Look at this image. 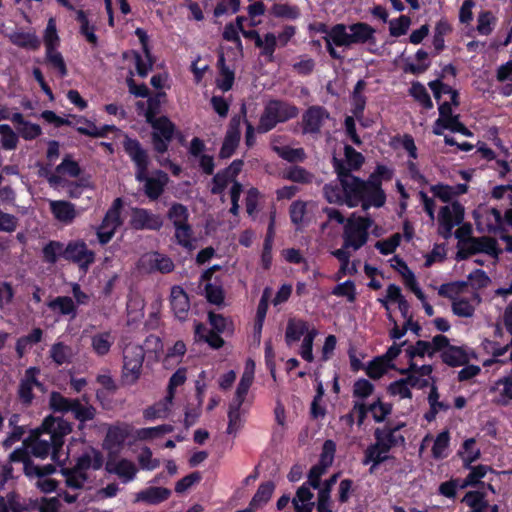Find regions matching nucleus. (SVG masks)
I'll list each match as a JSON object with an SVG mask.
<instances>
[{
    "mask_svg": "<svg viewBox=\"0 0 512 512\" xmlns=\"http://www.w3.org/2000/svg\"><path fill=\"white\" fill-rule=\"evenodd\" d=\"M25 506L21 503V499L14 493H9L4 497H0V512H24Z\"/></svg>",
    "mask_w": 512,
    "mask_h": 512,
    "instance_id": "63",
    "label": "nucleus"
},
{
    "mask_svg": "<svg viewBox=\"0 0 512 512\" xmlns=\"http://www.w3.org/2000/svg\"><path fill=\"white\" fill-rule=\"evenodd\" d=\"M490 393L493 395V402L499 406H509L512 404V371L498 378L490 387Z\"/></svg>",
    "mask_w": 512,
    "mask_h": 512,
    "instance_id": "22",
    "label": "nucleus"
},
{
    "mask_svg": "<svg viewBox=\"0 0 512 512\" xmlns=\"http://www.w3.org/2000/svg\"><path fill=\"white\" fill-rule=\"evenodd\" d=\"M497 241L491 237H469L459 242V249L456 255L457 260H464L472 255L485 254L494 260H498L501 254Z\"/></svg>",
    "mask_w": 512,
    "mask_h": 512,
    "instance_id": "10",
    "label": "nucleus"
},
{
    "mask_svg": "<svg viewBox=\"0 0 512 512\" xmlns=\"http://www.w3.org/2000/svg\"><path fill=\"white\" fill-rule=\"evenodd\" d=\"M481 303V297L478 292L474 291L469 296L460 295L451 303L452 312L462 318L473 317L476 308Z\"/></svg>",
    "mask_w": 512,
    "mask_h": 512,
    "instance_id": "23",
    "label": "nucleus"
},
{
    "mask_svg": "<svg viewBox=\"0 0 512 512\" xmlns=\"http://www.w3.org/2000/svg\"><path fill=\"white\" fill-rule=\"evenodd\" d=\"M409 95L414 98L423 108L432 109L433 102L430 95L428 94L425 86L420 82H413L409 89Z\"/></svg>",
    "mask_w": 512,
    "mask_h": 512,
    "instance_id": "51",
    "label": "nucleus"
},
{
    "mask_svg": "<svg viewBox=\"0 0 512 512\" xmlns=\"http://www.w3.org/2000/svg\"><path fill=\"white\" fill-rule=\"evenodd\" d=\"M367 185L365 195L362 197V208L367 210L369 207H381L385 203L384 192L380 189L379 183L364 182Z\"/></svg>",
    "mask_w": 512,
    "mask_h": 512,
    "instance_id": "40",
    "label": "nucleus"
},
{
    "mask_svg": "<svg viewBox=\"0 0 512 512\" xmlns=\"http://www.w3.org/2000/svg\"><path fill=\"white\" fill-rule=\"evenodd\" d=\"M225 59L221 55L218 64L221 66L219 77L216 80L217 87L223 92L229 91L234 83V72L224 65Z\"/></svg>",
    "mask_w": 512,
    "mask_h": 512,
    "instance_id": "55",
    "label": "nucleus"
},
{
    "mask_svg": "<svg viewBox=\"0 0 512 512\" xmlns=\"http://www.w3.org/2000/svg\"><path fill=\"white\" fill-rule=\"evenodd\" d=\"M255 374V362L247 359L244 371L237 385L234 398L228 407V426L227 433L235 434L242 427L243 420L241 416V407L245 402L248 391L253 384Z\"/></svg>",
    "mask_w": 512,
    "mask_h": 512,
    "instance_id": "4",
    "label": "nucleus"
},
{
    "mask_svg": "<svg viewBox=\"0 0 512 512\" xmlns=\"http://www.w3.org/2000/svg\"><path fill=\"white\" fill-rule=\"evenodd\" d=\"M171 491L163 487H147L136 494V502H144L147 504H159L169 498Z\"/></svg>",
    "mask_w": 512,
    "mask_h": 512,
    "instance_id": "34",
    "label": "nucleus"
},
{
    "mask_svg": "<svg viewBox=\"0 0 512 512\" xmlns=\"http://www.w3.org/2000/svg\"><path fill=\"white\" fill-rule=\"evenodd\" d=\"M333 39L335 45L351 47L356 44H364L375 41V29L367 23L358 22L349 26L336 24L333 26Z\"/></svg>",
    "mask_w": 512,
    "mask_h": 512,
    "instance_id": "7",
    "label": "nucleus"
},
{
    "mask_svg": "<svg viewBox=\"0 0 512 512\" xmlns=\"http://www.w3.org/2000/svg\"><path fill=\"white\" fill-rule=\"evenodd\" d=\"M158 102L155 99L148 100V108L145 112L146 121L152 126V140L154 149L158 153H164L173 138L175 126L165 116L156 117Z\"/></svg>",
    "mask_w": 512,
    "mask_h": 512,
    "instance_id": "5",
    "label": "nucleus"
},
{
    "mask_svg": "<svg viewBox=\"0 0 512 512\" xmlns=\"http://www.w3.org/2000/svg\"><path fill=\"white\" fill-rule=\"evenodd\" d=\"M76 20L80 24V33L86 38V40L92 45L96 46L98 38L95 34V27L90 25L89 20L83 10L76 12Z\"/></svg>",
    "mask_w": 512,
    "mask_h": 512,
    "instance_id": "54",
    "label": "nucleus"
},
{
    "mask_svg": "<svg viewBox=\"0 0 512 512\" xmlns=\"http://www.w3.org/2000/svg\"><path fill=\"white\" fill-rule=\"evenodd\" d=\"M448 343V338L444 335H436L431 341L419 340L414 345L406 349L407 356L412 360L415 357H432L436 352L442 350Z\"/></svg>",
    "mask_w": 512,
    "mask_h": 512,
    "instance_id": "16",
    "label": "nucleus"
},
{
    "mask_svg": "<svg viewBox=\"0 0 512 512\" xmlns=\"http://www.w3.org/2000/svg\"><path fill=\"white\" fill-rule=\"evenodd\" d=\"M256 46L262 50L264 56L272 60L278 46L276 35L274 33H266L263 37L257 36Z\"/></svg>",
    "mask_w": 512,
    "mask_h": 512,
    "instance_id": "58",
    "label": "nucleus"
},
{
    "mask_svg": "<svg viewBox=\"0 0 512 512\" xmlns=\"http://www.w3.org/2000/svg\"><path fill=\"white\" fill-rule=\"evenodd\" d=\"M7 37L13 45L27 50H38L41 45L39 37L34 32L16 30L7 34Z\"/></svg>",
    "mask_w": 512,
    "mask_h": 512,
    "instance_id": "32",
    "label": "nucleus"
},
{
    "mask_svg": "<svg viewBox=\"0 0 512 512\" xmlns=\"http://www.w3.org/2000/svg\"><path fill=\"white\" fill-rule=\"evenodd\" d=\"M320 480L317 483H310V475L296 491L295 496L291 500L295 512H312L315 506L314 493L312 489L319 488Z\"/></svg>",
    "mask_w": 512,
    "mask_h": 512,
    "instance_id": "17",
    "label": "nucleus"
},
{
    "mask_svg": "<svg viewBox=\"0 0 512 512\" xmlns=\"http://www.w3.org/2000/svg\"><path fill=\"white\" fill-rule=\"evenodd\" d=\"M145 352L138 344H128L123 350V365L121 381L124 385L132 386L138 382L143 371Z\"/></svg>",
    "mask_w": 512,
    "mask_h": 512,
    "instance_id": "9",
    "label": "nucleus"
},
{
    "mask_svg": "<svg viewBox=\"0 0 512 512\" xmlns=\"http://www.w3.org/2000/svg\"><path fill=\"white\" fill-rule=\"evenodd\" d=\"M417 382L418 378L410 375L391 383L388 391L391 395L398 396L400 399L411 398V387H414Z\"/></svg>",
    "mask_w": 512,
    "mask_h": 512,
    "instance_id": "43",
    "label": "nucleus"
},
{
    "mask_svg": "<svg viewBox=\"0 0 512 512\" xmlns=\"http://www.w3.org/2000/svg\"><path fill=\"white\" fill-rule=\"evenodd\" d=\"M275 485L273 482H265L259 485L255 495L253 496L250 506L255 510L269 501L271 498Z\"/></svg>",
    "mask_w": 512,
    "mask_h": 512,
    "instance_id": "48",
    "label": "nucleus"
},
{
    "mask_svg": "<svg viewBox=\"0 0 512 512\" xmlns=\"http://www.w3.org/2000/svg\"><path fill=\"white\" fill-rule=\"evenodd\" d=\"M72 355L71 347L62 342L53 344L50 349V357L58 365L68 363Z\"/></svg>",
    "mask_w": 512,
    "mask_h": 512,
    "instance_id": "56",
    "label": "nucleus"
},
{
    "mask_svg": "<svg viewBox=\"0 0 512 512\" xmlns=\"http://www.w3.org/2000/svg\"><path fill=\"white\" fill-rule=\"evenodd\" d=\"M129 435V426L126 424H117L109 426L104 440V446L107 449L120 447Z\"/></svg>",
    "mask_w": 512,
    "mask_h": 512,
    "instance_id": "38",
    "label": "nucleus"
},
{
    "mask_svg": "<svg viewBox=\"0 0 512 512\" xmlns=\"http://www.w3.org/2000/svg\"><path fill=\"white\" fill-rule=\"evenodd\" d=\"M464 219V208L458 202H452L441 208L438 216L439 234L448 239L452 235L454 227L458 226Z\"/></svg>",
    "mask_w": 512,
    "mask_h": 512,
    "instance_id": "12",
    "label": "nucleus"
},
{
    "mask_svg": "<svg viewBox=\"0 0 512 512\" xmlns=\"http://www.w3.org/2000/svg\"><path fill=\"white\" fill-rule=\"evenodd\" d=\"M138 268L145 272L158 271L168 273L173 270L174 264L170 258L158 252H149L141 256Z\"/></svg>",
    "mask_w": 512,
    "mask_h": 512,
    "instance_id": "19",
    "label": "nucleus"
},
{
    "mask_svg": "<svg viewBox=\"0 0 512 512\" xmlns=\"http://www.w3.org/2000/svg\"><path fill=\"white\" fill-rule=\"evenodd\" d=\"M439 119L446 122L449 130L452 132H458L465 136H470V131L459 121L458 115L452 114L451 104L449 102H443L439 105Z\"/></svg>",
    "mask_w": 512,
    "mask_h": 512,
    "instance_id": "35",
    "label": "nucleus"
},
{
    "mask_svg": "<svg viewBox=\"0 0 512 512\" xmlns=\"http://www.w3.org/2000/svg\"><path fill=\"white\" fill-rule=\"evenodd\" d=\"M298 113V108L291 103L277 99L270 100L264 107L257 130L259 133H266L272 130L278 123L295 118Z\"/></svg>",
    "mask_w": 512,
    "mask_h": 512,
    "instance_id": "6",
    "label": "nucleus"
},
{
    "mask_svg": "<svg viewBox=\"0 0 512 512\" xmlns=\"http://www.w3.org/2000/svg\"><path fill=\"white\" fill-rule=\"evenodd\" d=\"M114 343L115 336L110 331L98 332L91 336V349L100 357L106 356Z\"/></svg>",
    "mask_w": 512,
    "mask_h": 512,
    "instance_id": "36",
    "label": "nucleus"
},
{
    "mask_svg": "<svg viewBox=\"0 0 512 512\" xmlns=\"http://www.w3.org/2000/svg\"><path fill=\"white\" fill-rule=\"evenodd\" d=\"M121 209L122 200L117 198L113 201L112 206L106 212L101 225L97 229V237L101 244L108 243L113 238L117 228L121 226Z\"/></svg>",
    "mask_w": 512,
    "mask_h": 512,
    "instance_id": "13",
    "label": "nucleus"
},
{
    "mask_svg": "<svg viewBox=\"0 0 512 512\" xmlns=\"http://www.w3.org/2000/svg\"><path fill=\"white\" fill-rule=\"evenodd\" d=\"M11 121L16 126L18 137L24 140L31 141L42 134V128L38 124L25 120L19 112L12 114Z\"/></svg>",
    "mask_w": 512,
    "mask_h": 512,
    "instance_id": "27",
    "label": "nucleus"
},
{
    "mask_svg": "<svg viewBox=\"0 0 512 512\" xmlns=\"http://www.w3.org/2000/svg\"><path fill=\"white\" fill-rule=\"evenodd\" d=\"M332 121L327 109L318 105L311 106L302 115V134L318 139Z\"/></svg>",
    "mask_w": 512,
    "mask_h": 512,
    "instance_id": "11",
    "label": "nucleus"
},
{
    "mask_svg": "<svg viewBox=\"0 0 512 512\" xmlns=\"http://www.w3.org/2000/svg\"><path fill=\"white\" fill-rule=\"evenodd\" d=\"M317 335V329L312 327L311 331H309L307 335H305V337L303 338L299 348V355L301 356V358L310 363L314 361L313 342Z\"/></svg>",
    "mask_w": 512,
    "mask_h": 512,
    "instance_id": "57",
    "label": "nucleus"
},
{
    "mask_svg": "<svg viewBox=\"0 0 512 512\" xmlns=\"http://www.w3.org/2000/svg\"><path fill=\"white\" fill-rule=\"evenodd\" d=\"M415 58L418 61V63L406 64L404 67V71L414 75H419L425 72L430 66V62L428 61V53L422 49H419L415 54Z\"/></svg>",
    "mask_w": 512,
    "mask_h": 512,
    "instance_id": "60",
    "label": "nucleus"
},
{
    "mask_svg": "<svg viewBox=\"0 0 512 512\" xmlns=\"http://www.w3.org/2000/svg\"><path fill=\"white\" fill-rule=\"evenodd\" d=\"M391 366L392 364H389L387 360L380 356L368 364L366 373L372 379H379L388 371Z\"/></svg>",
    "mask_w": 512,
    "mask_h": 512,
    "instance_id": "64",
    "label": "nucleus"
},
{
    "mask_svg": "<svg viewBox=\"0 0 512 512\" xmlns=\"http://www.w3.org/2000/svg\"><path fill=\"white\" fill-rule=\"evenodd\" d=\"M35 375L36 369L29 368L20 382L18 393L24 404H30L33 400V390L41 388V384L37 381Z\"/></svg>",
    "mask_w": 512,
    "mask_h": 512,
    "instance_id": "33",
    "label": "nucleus"
},
{
    "mask_svg": "<svg viewBox=\"0 0 512 512\" xmlns=\"http://www.w3.org/2000/svg\"><path fill=\"white\" fill-rule=\"evenodd\" d=\"M130 225L136 230H159L163 225L160 215L144 208H132Z\"/></svg>",
    "mask_w": 512,
    "mask_h": 512,
    "instance_id": "18",
    "label": "nucleus"
},
{
    "mask_svg": "<svg viewBox=\"0 0 512 512\" xmlns=\"http://www.w3.org/2000/svg\"><path fill=\"white\" fill-rule=\"evenodd\" d=\"M46 51L57 49L60 39L57 32L56 22L54 18L48 20L47 26L43 35Z\"/></svg>",
    "mask_w": 512,
    "mask_h": 512,
    "instance_id": "59",
    "label": "nucleus"
},
{
    "mask_svg": "<svg viewBox=\"0 0 512 512\" xmlns=\"http://www.w3.org/2000/svg\"><path fill=\"white\" fill-rule=\"evenodd\" d=\"M389 449L381 441L376 440V443L368 446L365 450V455L362 463L364 465L372 464L370 473L382 462L388 459Z\"/></svg>",
    "mask_w": 512,
    "mask_h": 512,
    "instance_id": "30",
    "label": "nucleus"
},
{
    "mask_svg": "<svg viewBox=\"0 0 512 512\" xmlns=\"http://www.w3.org/2000/svg\"><path fill=\"white\" fill-rule=\"evenodd\" d=\"M336 451V444L332 440H326L323 444L320 461L314 465L310 471V483H317L322 476L327 472L329 466L332 465Z\"/></svg>",
    "mask_w": 512,
    "mask_h": 512,
    "instance_id": "20",
    "label": "nucleus"
},
{
    "mask_svg": "<svg viewBox=\"0 0 512 512\" xmlns=\"http://www.w3.org/2000/svg\"><path fill=\"white\" fill-rule=\"evenodd\" d=\"M42 252L44 261L49 264H55L60 256L65 257V247L59 241L48 242Z\"/></svg>",
    "mask_w": 512,
    "mask_h": 512,
    "instance_id": "52",
    "label": "nucleus"
},
{
    "mask_svg": "<svg viewBox=\"0 0 512 512\" xmlns=\"http://www.w3.org/2000/svg\"><path fill=\"white\" fill-rule=\"evenodd\" d=\"M170 304L174 315L179 320H185L190 309V302L186 292L180 286L171 289Z\"/></svg>",
    "mask_w": 512,
    "mask_h": 512,
    "instance_id": "25",
    "label": "nucleus"
},
{
    "mask_svg": "<svg viewBox=\"0 0 512 512\" xmlns=\"http://www.w3.org/2000/svg\"><path fill=\"white\" fill-rule=\"evenodd\" d=\"M372 224L373 221L370 218L352 214L344 224L342 236L344 248H351L357 251L363 247L368 241V231Z\"/></svg>",
    "mask_w": 512,
    "mask_h": 512,
    "instance_id": "8",
    "label": "nucleus"
},
{
    "mask_svg": "<svg viewBox=\"0 0 512 512\" xmlns=\"http://www.w3.org/2000/svg\"><path fill=\"white\" fill-rule=\"evenodd\" d=\"M103 465L101 452L93 447H87L77 458L72 468H61L67 487L81 490L90 482V471L99 470Z\"/></svg>",
    "mask_w": 512,
    "mask_h": 512,
    "instance_id": "3",
    "label": "nucleus"
},
{
    "mask_svg": "<svg viewBox=\"0 0 512 512\" xmlns=\"http://www.w3.org/2000/svg\"><path fill=\"white\" fill-rule=\"evenodd\" d=\"M64 259L76 263L86 271L94 263L95 253L88 248L83 240H73L65 246Z\"/></svg>",
    "mask_w": 512,
    "mask_h": 512,
    "instance_id": "14",
    "label": "nucleus"
},
{
    "mask_svg": "<svg viewBox=\"0 0 512 512\" xmlns=\"http://www.w3.org/2000/svg\"><path fill=\"white\" fill-rule=\"evenodd\" d=\"M441 358L449 366H464L469 362V356L464 347L449 345L442 348Z\"/></svg>",
    "mask_w": 512,
    "mask_h": 512,
    "instance_id": "28",
    "label": "nucleus"
},
{
    "mask_svg": "<svg viewBox=\"0 0 512 512\" xmlns=\"http://www.w3.org/2000/svg\"><path fill=\"white\" fill-rule=\"evenodd\" d=\"M71 431L72 425L62 417L47 416L24 444L33 456L44 459L50 455L53 461L60 463L58 450L63 445V437Z\"/></svg>",
    "mask_w": 512,
    "mask_h": 512,
    "instance_id": "1",
    "label": "nucleus"
},
{
    "mask_svg": "<svg viewBox=\"0 0 512 512\" xmlns=\"http://www.w3.org/2000/svg\"><path fill=\"white\" fill-rule=\"evenodd\" d=\"M272 149L278 154L279 157L288 162H303L306 158V153L303 148H291L289 146L273 145Z\"/></svg>",
    "mask_w": 512,
    "mask_h": 512,
    "instance_id": "50",
    "label": "nucleus"
},
{
    "mask_svg": "<svg viewBox=\"0 0 512 512\" xmlns=\"http://www.w3.org/2000/svg\"><path fill=\"white\" fill-rule=\"evenodd\" d=\"M50 210L54 217L61 223L70 224L77 216L75 205L63 200H51Z\"/></svg>",
    "mask_w": 512,
    "mask_h": 512,
    "instance_id": "31",
    "label": "nucleus"
},
{
    "mask_svg": "<svg viewBox=\"0 0 512 512\" xmlns=\"http://www.w3.org/2000/svg\"><path fill=\"white\" fill-rule=\"evenodd\" d=\"M19 143L17 131L8 124H0V144L4 150H14Z\"/></svg>",
    "mask_w": 512,
    "mask_h": 512,
    "instance_id": "49",
    "label": "nucleus"
},
{
    "mask_svg": "<svg viewBox=\"0 0 512 512\" xmlns=\"http://www.w3.org/2000/svg\"><path fill=\"white\" fill-rule=\"evenodd\" d=\"M240 140V118L233 117L230 121L226 136L224 138L221 150V158H229L235 151Z\"/></svg>",
    "mask_w": 512,
    "mask_h": 512,
    "instance_id": "24",
    "label": "nucleus"
},
{
    "mask_svg": "<svg viewBox=\"0 0 512 512\" xmlns=\"http://www.w3.org/2000/svg\"><path fill=\"white\" fill-rule=\"evenodd\" d=\"M195 336L199 340L208 343L214 349H218L224 344V340L219 336L218 332L207 331L206 327L201 323L195 325Z\"/></svg>",
    "mask_w": 512,
    "mask_h": 512,
    "instance_id": "47",
    "label": "nucleus"
},
{
    "mask_svg": "<svg viewBox=\"0 0 512 512\" xmlns=\"http://www.w3.org/2000/svg\"><path fill=\"white\" fill-rule=\"evenodd\" d=\"M345 160H340L347 173L350 174L352 170H357L364 162V157L360 152H357L353 147L346 145L344 148Z\"/></svg>",
    "mask_w": 512,
    "mask_h": 512,
    "instance_id": "53",
    "label": "nucleus"
},
{
    "mask_svg": "<svg viewBox=\"0 0 512 512\" xmlns=\"http://www.w3.org/2000/svg\"><path fill=\"white\" fill-rule=\"evenodd\" d=\"M167 181L166 174L160 172L157 177H148L147 171L145 172V178L142 182H145V193L150 199H157L163 192L164 186Z\"/></svg>",
    "mask_w": 512,
    "mask_h": 512,
    "instance_id": "44",
    "label": "nucleus"
},
{
    "mask_svg": "<svg viewBox=\"0 0 512 512\" xmlns=\"http://www.w3.org/2000/svg\"><path fill=\"white\" fill-rule=\"evenodd\" d=\"M477 227L481 231L495 232L502 224L501 212L496 208L483 207L474 213Z\"/></svg>",
    "mask_w": 512,
    "mask_h": 512,
    "instance_id": "21",
    "label": "nucleus"
},
{
    "mask_svg": "<svg viewBox=\"0 0 512 512\" xmlns=\"http://www.w3.org/2000/svg\"><path fill=\"white\" fill-rule=\"evenodd\" d=\"M284 178L292 182L308 184L312 182L314 176L303 167L293 166L285 171Z\"/></svg>",
    "mask_w": 512,
    "mask_h": 512,
    "instance_id": "61",
    "label": "nucleus"
},
{
    "mask_svg": "<svg viewBox=\"0 0 512 512\" xmlns=\"http://www.w3.org/2000/svg\"><path fill=\"white\" fill-rule=\"evenodd\" d=\"M333 166L337 173L341 187L337 184H326L323 188L324 196L329 203L356 207L365 195L367 185L359 178L347 173L341 161L333 158Z\"/></svg>",
    "mask_w": 512,
    "mask_h": 512,
    "instance_id": "2",
    "label": "nucleus"
},
{
    "mask_svg": "<svg viewBox=\"0 0 512 512\" xmlns=\"http://www.w3.org/2000/svg\"><path fill=\"white\" fill-rule=\"evenodd\" d=\"M173 426L169 424H162L155 427L140 428L135 431V438L140 441L152 440L161 437L164 434L171 433Z\"/></svg>",
    "mask_w": 512,
    "mask_h": 512,
    "instance_id": "46",
    "label": "nucleus"
},
{
    "mask_svg": "<svg viewBox=\"0 0 512 512\" xmlns=\"http://www.w3.org/2000/svg\"><path fill=\"white\" fill-rule=\"evenodd\" d=\"M48 307L63 316H69L71 319L77 316V306L74 300L68 296H58L48 303Z\"/></svg>",
    "mask_w": 512,
    "mask_h": 512,
    "instance_id": "42",
    "label": "nucleus"
},
{
    "mask_svg": "<svg viewBox=\"0 0 512 512\" xmlns=\"http://www.w3.org/2000/svg\"><path fill=\"white\" fill-rule=\"evenodd\" d=\"M83 400L86 402L85 404H83L79 399H74L71 408V412L75 419L80 422L92 420L96 415V409L88 403L87 398L83 397Z\"/></svg>",
    "mask_w": 512,
    "mask_h": 512,
    "instance_id": "45",
    "label": "nucleus"
},
{
    "mask_svg": "<svg viewBox=\"0 0 512 512\" xmlns=\"http://www.w3.org/2000/svg\"><path fill=\"white\" fill-rule=\"evenodd\" d=\"M123 148L136 166V179L138 181H143L145 178V172L148 171L149 164L146 150L141 146L138 140L132 139L128 136L124 137Z\"/></svg>",
    "mask_w": 512,
    "mask_h": 512,
    "instance_id": "15",
    "label": "nucleus"
},
{
    "mask_svg": "<svg viewBox=\"0 0 512 512\" xmlns=\"http://www.w3.org/2000/svg\"><path fill=\"white\" fill-rule=\"evenodd\" d=\"M173 397L168 394L165 397L151 406H148L143 411V417L147 421H154L157 419H166L171 414L173 407Z\"/></svg>",
    "mask_w": 512,
    "mask_h": 512,
    "instance_id": "26",
    "label": "nucleus"
},
{
    "mask_svg": "<svg viewBox=\"0 0 512 512\" xmlns=\"http://www.w3.org/2000/svg\"><path fill=\"white\" fill-rule=\"evenodd\" d=\"M403 425L395 427H385L382 430L377 429L375 432L376 440L381 441L390 450L392 447L402 445L405 442L404 436L399 432Z\"/></svg>",
    "mask_w": 512,
    "mask_h": 512,
    "instance_id": "39",
    "label": "nucleus"
},
{
    "mask_svg": "<svg viewBox=\"0 0 512 512\" xmlns=\"http://www.w3.org/2000/svg\"><path fill=\"white\" fill-rule=\"evenodd\" d=\"M309 324L302 319H290L285 331V341L288 346L300 340V338L311 331Z\"/></svg>",
    "mask_w": 512,
    "mask_h": 512,
    "instance_id": "37",
    "label": "nucleus"
},
{
    "mask_svg": "<svg viewBox=\"0 0 512 512\" xmlns=\"http://www.w3.org/2000/svg\"><path fill=\"white\" fill-rule=\"evenodd\" d=\"M475 439L469 438L464 441L462 446L461 456L464 462V465L469 468L470 465L479 459L480 450L475 447Z\"/></svg>",
    "mask_w": 512,
    "mask_h": 512,
    "instance_id": "62",
    "label": "nucleus"
},
{
    "mask_svg": "<svg viewBox=\"0 0 512 512\" xmlns=\"http://www.w3.org/2000/svg\"><path fill=\"white\" fill-rule=\"evenodd\" d=\"M31 468L29 467H26V471H27V474H31V471H30ZM34 473L39 477L37 482H36V486L43 492L45 493H50V492H53L56 487H57V481L53 480V479H50V478H45L43 477L44 475H48V474H51L55 471V468L53 465H46L42 468L40 467H33L32 468Z\"/></svg>",
    "mask_w": 512,
    "mask_h": 512,
    "instance_id": "41",
    "label": "nucleus"
},
{
    "mask_svg": "<svg viewBox=\"0 0 512 512\" xmlns=\"http://www.w3.org/2000/svg\"><path fill=\"white\" fill-rule=\"evenodd\" d=\"M106 469L109 473L116 474L124 483L132 481L137 473L136 465L128 459L108 462Z\"/></svg>",
    "mask_w": 512,
    "mask_h": 512,
    "instance_id": "29",
    "label": "nucleus"
}]
</instances>
